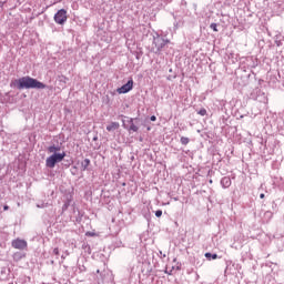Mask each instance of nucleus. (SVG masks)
I'll use <instances>...</instances> for the list:
<instances>
[{
  "label": "nucleus",
  "mask_w": 284,
  "mask_h": 284,
  "mask_svg": "<svg viewBox=\"0 0 284 284\" xmlns=\"http://www.w3.org/2000/svg\"><path fill=\"white\" fill-rule=\"evenodd\" d=\"M150 119L151 121H156V115H152Z\"/></svg>",
  "instance_id": "nucleus-20"
},
{
  "label": "nucleus",
  "mask_w": 284,
  "mask_h": 284,
  "mask_svg": "<svg viewBox=\"0 0 284 284\" xmlns=\"http://www.w3.org/2000/svg\"><path fill=\"white\" fill-rule=\"evenodd\" d=\"M85 236H97V233H93V232H87V233H85Z\"/></svg>",
  "instance_id": "nucleus-17"
},
{
  "label": "nucleus",
  "mask_w": 284,
  "mask_h": 284,
  "mask_svg": "<svg viewBox=\"0 0 284 284\" xmlns=\"http://www.w3.org/2000/svg\"><path fill=\"white\" fill-rule=\"evenodd\" d=\"M58 26H63L68 21V11L65 9H60L53 17Z\"/></svg>",
  "instance_id": "nucleus-4"
},
{
  "label": "nucleus",
  "mask_w": 284,
  "mask_h": 284,
  "mask_svg": "<svg viewBox=\"0 0 284 284\" xmlns=\"http://www.w3.org/2000/svg\"><path fill=\"white\" fill-rule=\"evenodd\" d=\"M210 28L213 30V32H219L216 23H211Z\"/></svg>",
  "instance_id": "nucleus-15"
},
{
  "label": "nucleus",
  "mask_w": 284,
  "mask_h": 284,
  "mask_svg": "<svg viewBox=\"0 0 284 284\" xmlns=\"http://www.w3.org/2000/svg\"><path fill=\"white\" fill-rule=\"evenodd\" d=\"M197 114H200V116H205L207 114V110L205 109H201Z\"/></svg>",
  "instance_id": "nucleus-14"
},
{
  "label": "nucleus",
  "mask_w": 284,
  "mask_h": 284,
  "mask_svg": "<svg viewBox=\"0 0 284 284\" xmlns=\"http://www.w3.org/2000/svg\"><path fill=\"white\" fill-rule=\"evenodd\" d=\"M221 185L223 187H230V185H232V180L230 178L225 176L221 180Z\"/></svg>",
  "instance_id": "nucleus-8"
},
{
  "label": "nucleus",
  "mask_w": 284,
  "mask_h": 284,
  "mask_svg": "<svg viewBox=\"0 0 284 284\" xmlns=\"http://www.w3.org/2000/svg\"><path fill=\"white\" fill-rule=\"evenodd\" d=\"M60 150H61L60 146H54V145L48 148V152L50 154H57Z\"/></svg>",
  "instance_id": "nucleus-9"
},
{
  "label": "nucleus",
  "mask_w": 284,
  "mask_h": 284,
  "mask_svg": "<svg viewBox=\"0 0 284 284\" xmlns=\"http://www.w3.org/2000/svg\"><path fill=\"white\" fill-rule=\"evenodd\" d=\"M17 83H18L17 85L18 90H30V89L44 90L45 88V84L30 77L20 78L19 80H17Z\"/></svg>",
  "instance_id": "nucleus-1"
},
{
  "label": "nucleus",
  "mask_w": 284,
  "mask_h": 284,
  "mask_svg": "<svg viewBox=\"0 0 284 284\" xmlns=\"http://www.w3.org/2000/svg\"><path fill=\"white\" fill-rule=\"evenodd\" d=\"M168 43H170V40L164 39L160 36L154 37L151 52H153L154 54H159V52H161V50H163L164 47L168 45Z\"/></svg>",
  "instance_id": "nucleus-2"
},
{
  "label": "nucleus",
  "mask_w": 284,
  "mask_h": 284,
  "mask_svg": "<svg viewBox=\"0 0 284 284\" xmlns=\"http://www.w3.org/2000/svg\"><path fill=\"white\" fill-rule=\"evenodd\" d=\"M155 216L158 219H161V216H163V211H161V210L155 211Z\"/></svg>",
  "instance_id": "nucleus-16"
},
{
  "label": "nucleus",
  "mask_w": 284,
  "mask_h": 284,
  "mask_svg": "<svg viewBox=\"0 0 284 284\" xmlns=\"http://www.w3.org/2000/svg\"><path fill=\"white\" fill-rule=\"evenodd\" d=\"M180 141L182 145H187V143H190V138L182 136Z\"/></svg>",
  "instance_id": "nucleus-12"
},
{
  "label": "nucleus",
  "mask_w": 284,
  "mask_h": 284,
  "mask_svg": "<svg viewBox=\"0 0 284 284\" xmlns=\"http://www.w3.org/2000/svg\"><path fill=\"white\" fill-rule=\"evenodd\" d=\"M130 130H131L132 132H139V126H136L134 123H132V124L130 125Z\"/></svg>",
  "instance_id": "nucleus-13"
},
{
  "label": "nucleus",
  "mask_w": 284,
  "mask_h": 284,
  "mask_svg": "<svg viewBox=\"0 0 284 284\" xmlns=\"http://www.w3.org/2000/svg\"><path fill=\"white\" fill-rule=\"evenodd\" d=\"M260 199H265V194L261 193Z\"/></svg>",
  "instance_id": "nucleus-21"
},
{
  "label": "nucleus",
  "mask_w": 284,
  "mask_h": 284,
  "mask_svg": "<svg viewBox=\"0 0 284 284\" xmlns=\"http://www.w3.org/2000/svg\"><path fill=\"white\" fill-rule=\"evenodd\" d=\"M53 254H54L55 256H59V247H55V248L53 250Z\"/></svg>",
  "instance_id": "nucleus-18"
},
{
  "label": "nucleus",
  "mask_w": 284,
  "mask_h": 284,
  "mask_svg": "<svg viewBox=\"0 0 284 284\" xmlns=\"http://www.w3.org/2000/svg\"><path fill=\"white\" fill-rule=\"evenodd\" d=\"M88 168H90V159H85L82 162V170L85 172V170H88Z\"/></svg>",
  "instance_id": "nucleus-11"
},
{
  "label": "nucleus",
  "mask_w": 284,
  "mask_h": 284,
  "mask_svg": "<svg viewBox=\"0 0 284 284\" xmlns=\"http://www.w3.org/2000/svg\"><path fill=\"white\" fill-rule=\"evenodd\" d=\"M11 245L14 250H26V247H28V242H26V240L17 239L12 241Z\"/></svg>",
  "instance_id": "nucleus-6"
},
{
  "label": "nucleus",
  "mask_w": 284,
  "mask_h": 284,
  "mask_svg": "<svg viewBox=\"0 0 284 284\" xmlns=\"http://www.w3.org/2000/svg\"><path fill=\"white\" fill-rule=\"evenodd\" d=\"M205 258H207V261H216V258H219L217 254H212V253H205L204 254Z\"/></svg>",
  "instance_id": "nucleus-10"
},
{
  "label": "nucleus",
  "mask_w": 284,
  "mask_h": 284,
  "mask_svg": "<svg viewBox=\"0 0 284 284\" xmlns=\"http://www.w3.org/2000/svg\"><path fill=\"white\" fill-rule=\"evenodd\" d=\"M8 210H10V206L4 205V206H3V211L6 212V211H8Z\"/></svg>",
  "instance_id": "nucleus-19"
},
{
  "label": "nucleus",
  "mask_w": 284,
  "mask_h": 284,
  "mask_svg": "<svg viewBox=\"0 0 284 284\" xmlns=\"http://www.w3.org/2000/svg\"><path fill=\"white\" fill-rule=\"evenodd\" d=\"M134 88V80H129L128 83L123 84L121 88L116 90L118 94H128L130 90Z\"/></svg>",
  "instance_id": "nucleus-5"
},
{
  "label": "nucleus",
  "mask_w": 284,
  "mask_h": 284,
  "mask_svg": "<svg viewBox=\"0 0 284 284\" xmlns=\"http://www.w3.org/2000/svg\"><path fill=\"white\" fill-rule=\"evenodd\" d=\"M119 128H121V124H119V122H111L106 126V130H108V132H114V130H119Z\"/></svg>",
  "instance_id": "nucleus-7"
},
{
  "label": "nucleus",
  "mask_w": 284,
  "mask_h": 284,
  "mask_svg": "<svg viewBox=\"0 0 284 284\" xmlns=\"http://www.w3.org/2000/svg\"><path fill=\"white\" fill-rule=\"evenodd\" d=\"M65 159V152H61V153H53L52 155H50L47 161H45V165L47 168H54V165H57V163H61V161H63Z\"/></svg>",
  "instance_id": "nucleus-3"
}]
</instances>
